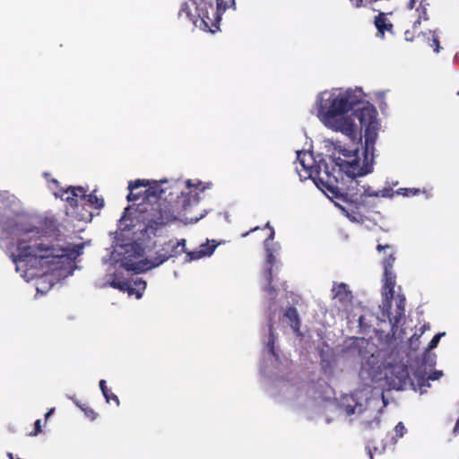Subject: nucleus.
<instances>
[{
  "label": "nucleus",
  "mask_w": 459,
  "mask_h": 459,
  "mask_svg": "<svg viewBox=\"0 0 459 459\" xmlns=\"http://www.w3.org/2000/svg\"><path fill=\"white\" fill-rule=\"evenodd\" d=\"M366 97L360 87H333L318 92L312 106L319 122L333 132L354 141L360 140L364 131L362 152L333 144L332 160L352 178L372 171L374 143L380 128L377 111Z\"/></svg>",
  "instance_id": "f257e3e1"
},
{
  "label": "nucleus",
  "mask_w": 459,
  "mask_h": 459,
  "mask_svg": "<svg viewBox=\"0 0 459 459\" xmlns=\"http://www.w3.org/2000/svg\"><path fill=\"white\" fill-rule=\"evenodd\" d=\"M13 242L8 252L16 265V271L25 281L39 278L37 291L45 293L51 289L55 278L50 272L61 270L80 255L79 250L57 247L39 242L35 238L39 230L24 218H20L13 230ZM82 249V247H77Z\"/></svg>",
  "instance_id": "f03ea898"
},
{
  "label": "nucleus",
  "mask_w": 459,
  "mask_h": 459,
  "mask_svg": "<svg viewBox=\"0 0 459 459\" xmlns=\"http://www.w3.org/2000/svg\"><path fill=\"white\" fill-rule=\"evenodd\" d=\"M168 186L167 181H150L147 179H136L128 185L127 199L129 202L139 201L137 211L140 212H147L145 204L152 206L151 218L145 227V232L148 234L155 235L158 229L176 221L179 214L178 208H170L165 202H159L161 195L168 189Z\"/></svg>",
  "instance_id": "7ed1b4c3"
},
{
  "label": "nucleus",
  "mask_w": 459,
  "mask_h": 459,
  "mask_svg": "<svg viewBox=\"0 0 459 459\" xmlns=\"http://www.w3.org/2000/svg\"><path fill=\"white\" fill-rule=\"evenodd\" d=\"M186 240L169 241L153 259L143 258V248L136 243H126L116 245L110 254L109 261L116 268L117 265L123 267L128 272L142 273L152 268L158 267L169 257L185 252Z\"/></svg>",
  "instance_id": "20e7f679"
},
{
  "label": "nucleus",
  "mask_w": 459,
  "mask_h": 459,
  "mask_svg": "<svg viewBox=\"0 0 459 459\" xmlns=\"http://www.w3.org/2000/svg\"><path fill=\"white\" fill-rule=\"evenodd\" d=\"M370 375L373 381L381 383V387L390 389H402L409 379V372L405 365L397 363L395 365L372 366Z\"/></svg>",
  "instance_id": "39448f33"
},
{
  "label": "nucleus",
  "mask_w": 459,
  "mask_h": 459,
  "mask_svg": "<svg viewBox=\"0 0 459 459\" xmlns=\"http://www.w3.org/2000/svg\"><path fill=\"white\" fill-rule=\"evenodd\" d=\"M208 7L212 9L204 0H184L179 15L185 14L186 18L193 22L196 28L214 33L215 30L209 26L211 19L208 16Z\"/></svg>",
  "instance_id": "423d86ee"
},
{
  "label": "nucleus",
  "mask_w": 459,
  "mask_h": 459,
  "mask_svg": "<svg viewBox=\"0 0 459 459\" xmlns=\"http://www.w3.org/2000/svg\"><path fill=\"white\" fill-rule=\"evenodd\" d=\"M297 162L296 171L300 179L312 178L315 175L323 180L324 175H328L327 165L321 162L316 163L309 152L297 151Z\"/></svg>",
  "instance_id": "0eeeda50"
},
{
  "label": "nucleus",
  "mask_w": 459,
  "mask_h": 459,
  "mask_svg": "<svg viewBox=\"0 0 459 459\" xmlns=\"http://www.w3.org/2000/svg\"><path fill=\"white\" fill-rule=\"evenodd\" d=\"M376 397L383 396V394L372 388L370 386H364L363 388L357 390L351 395H346L342 398L341 406L345 409L347 415L362 412V402L368 403Z\"/></svg>",
  "instance_id": "6e6552de"
},
{
  "label": "nucleus",
  "mask_w": 459,
  "mask_h": 459,
  "mask_svg": "<svg viewBox=\"0 0 459 459\" xmlns=\"http://www.w3.org/2000/svg\"><path fill=\"white\" fill-rule=\"evenodd\" d=\"M85 191L82 187H73L68 188L66 190H60L59 192L54 191V195L56 197H60L63 200L70 203L71 205H77L78 202H83V204H88L91 206L98 209L103 206V200L98 198L94 195H89L85 196Z\"/></svg>",
  "instance_id": "1a4fd4ad"
},
{
  "label": "nucleus",
  "mask_w": 459,
  "mask_h": 459,
  "mask_svg": "<svg viewBox=\"0 0 459 459\" xmlns=\"http://www.w3.org/2000/svg\"><path fill=\"white\" fill-rule=\"evenodd\" d=\"M101 286H111L122 291H126L129 296L135 295L136 299H140L146 289V282L141 279H137L132 284L128 281H121L116 273H112L108 276V280L101 283Z\"/></svg>",
  "instance_id": "9d476101"
},
{
  "label": "nucleus",
  "mask_w": 459,
  "mask_h": 459,
  "mask_svg": "<svg viewBox=\"0 0 459 459\" xmlns=\"http://www.w3.org/2000/svg\"><path fill=\"white\" fill-rule=\"evenodd\" d=\"M206 188L205 186L200 181L193 182L187 180L178 186V189L180 190L181 197L180 203L182 204V209L186 210L188 207L196 204L199 200V195Z\"/></svg>",
  "instance_id": "9b49d317"
},
{
  "label": "nucleus",
  "mask_w": 459,
  "mask_h": 459,
  "mask_svg": "<svg viewBox=\"0 0 459 459\" xmlns=\"http://www.w3.org/2000/svg\"><path fill=\"white\" fill-rule=\"evenodd\" d=\"M333 292L334 293V299L342 303L349 320H352L359 316L356 310L359 309L360 306L353 304L351 291L345 283L334 284Z\"/></svg>",
  "instance_id": "f8f14e48"
},
{
  "label": "nucleus",
  "mask_w": 459,
  "mask_h": 459,
  "mask_svg": "<svg viewBox=\"0 0 459 459\" xmlns=\"http://www.w3.org/2000/svg\"><path fill=\"white\" fill-rule=\"evenodd\" d=\"M264 248L266 252V271L263 274V288L268 291L269 295L273 294V288L270 287L273 281V266L277 264L274 254H278L281 249L279 243H268L264 241Z\"/></svg>",
  "instance_id": "ddd939ff"
},
{
  "label": "nucleus",
  "mask_w": 459,
  "mask_h": 459,
  "mask_svg": "<svg viewBox=\"0 0 459 459\" xmlns=\"http://www.w3.org/2000/svg\"><path fill=\"white\" fill-rule=\"evenodd\" d=\"M394 286H395V274L390 273H384V286H383V303H382V316L380 317L381 321H385L386 319H390V308H391V299H393L394 293Z\"/></svg>",
  "instance_id": "4468645a"
},
{
  "label": "nucleus",
  "mask_w": 459,
  "mask_h": 459,
  "mask_svg": "<svg viewBox=\"0 0 459 459\" xmlns=\"http://www.w3.org/2000/svg\"><path fill=\"white\" fill-rule=\"evenodd\" d=\"M212 246H209V242L207 244H203L199 247V249L196 251L187 252L186 257L187 261L197 260L202 257L210 256L215 250L217 244H214V240L212 241Z\"/></svg>",
  "instance_id": "2eb2a0df"
},
{
  "label": "nucleus",
  "mask_w": 459,
  "mask_h": 459,
  "mask_svg": "<svg viewBox=\"0 0 459 459\" xmlns=\"http://www.w3.org/2000/svg\"><path fill=\"white\" fill-rule=\"evenodd\" d=\"M429 4V3L428 0H410L408 7L410 9L415 8L418 12H420L419 13V18H423L424 20H426L427 6Z\"/></svg>",
  "instance_id": "dca6fc26"
},
{
  "label": "nucleus",
  "mask_w": 459,
  "mask_h": 459,
  "mask_svg": "<svg viewBox=\"0 0 459 459\" xmlns=\"http://www.w3.org/2000/svg\"><path fill=\"white\" fill-rule=\"evenodd\" d=\"M376 27L381 37H384L385 31H389L392 29V24L387 21L385 14L380 13L375 20Z\"/></svg>",
  "instance_id": "f3484780"
},
{
  "label": "nucleus",
  "mask_w": 459,
  "mask_h": 459,
  "mask_svg": "<svg viewBox=\"0 0 459 459\" xmlns=\"http://www.w3.org/2000/svg\"><path fill=\"white\" fill-rule=\"evenodd\" d=\"M423 36L427 39L428 44L434 48V51L436 53H438L440 50L439 46V36L437 30H429L428 32H425Z\"/></svg>",
  "instance_id": "a211bd4d"
},
{
  "label": "nucleus",
  "mask_w": 459,
  "mask_h": 459,
  "mask_svg": "<svg viewBox=\"0 0 459 459\" xmlns=\"http://www.w3.org/2000/svg\"><path fill=\"white\" fill-rule=\"evenodd\" d=\"M285 317L290 321V325L291 328L295 331H299V317H298V312L295 308H289L285 313Z\"/></svg>",
  "instance_id": "6ab92c4d"
},
{
  "label": "nucleus",
  "mask_w": 459,
  "mask_h": 459,
  "mask_svg": "<svg viewBox=\"0 0 459 459\" xmlns=\"http://www.w3.org/2000/svg\"><path fill=\"white\" fill-rule=\"evenodd\" d=\"M0 203L4 207H13L16 205L17 199L14 195L9 194L8 192L3 191L0 193Z\"/></svg>",
  "instance_id": "aec40b11"
},
{
  "label": "nucleus",
  "mask_w": 459,
  "mask_h": 459,
  "mask_svg": "<svg viewBox=\"0 0 459 459\" xmlns=\"http://www.w3.org/2000/svg\"><path fill=\"white\" fill-rule=\"evenodd\" d=\"M394 260H395V258L394 256V254H390L386 258L384 259L383 265H384L385 273H394L393 272V265H394Z\"/></svg>",
  "instance_id": "412c9836"
},
{
  "label": "nucleus",
  "mask_w": 459,
  "mask_h": 459,
  "mask_svg": "<svg viewBox=\"0 0 459 459\" xmlns=\"http://www.w3.org/2000/svg\"><path fill=\"white\" fill-rule=\"evenodd\" d=\"M394 431L395 433V438L394 437V439L396 442L398 438H401L405 435L407 429L403 422H399L394 427Z\"/></svg>",
  "instance_id": "4be33fe9"
},
{
  "label": "nucleus",
  "mask_w": 459,
  "mask_h": 459,
  "mask_svg": "<svg viewBox=\"0 0 459 459\" xmlns=\"http://www.w3.org/2000/svg\"><path fill=\"white\" fill-rule=\"evenodd\" d=\"M100 388L104 395V397L106 398V401L107 403H109V392L106 386V381L105 380H100Z\"/></svg>",
  "instance_id": "5701e85b"
},
{
  "label": "nucleus",
  "mask_w": 459,
  "mask_h": 459,
  "mask_svg": "<svg viewBox=\"0 0 459 459\" xmlns=\"http://www.w3.org/2000/svg\"><path fill=\"white\" fill-rule=\"evenodd\" d=\"M445 333H437L436 334L433 339L430 341L429 342V350H432L434 348H436L440 341V338L444 335Z\"/></svg>",
  "instance_id": "b1692460"
},
{
  "label": "nucleus",
  "mask_w": 459,
  "mask_h": 459,
  "mask_svg": "<svg viewBox=\"0 0 459 459\" xmlns=\"http://www.w3.org/2000/svg\"><path fill=\"white\" fill-rule=\"evenodd\" d=\"M443 376V373L442 371H434L433 373H431L429 377H428V380H437L439 379L441 377Z\"/></svg>",
  "instance_id": "393cba45"
},
{
  "label": "nucleus",
  "mask_w": 459,
  "mask_h": 459,
  "mask_svg": "<svg viewBox=\"0 0 459 459\" xmlns=\"http://www.w3.org/2000/svg\"><path fill=\"white\" fill-rule=\"evenodd\" d=\"M379 193V196L382 197H391L393 195L392 189L385 188L381 191H377Z\"/></svg>",
  "instance_id": "a878e982"
},
{
  "label": "nucleus",
  "mask_w": 459,
  "mask_h": 459,
  "mask_svg": "<svg viewBox=\"0 0 459 459\" xmlns=\"http://www.w3.org/2000/svg\"><path fill=\"white\" fill-rule=\"evenodd\" d=\"M41 431V420H37L35 422V429L34 432L30 433V436H36Z\"/></svg>",
  "instance_id": "bb28decb"
},
{
  "label": "nucleus",
  "mask_w": 459,
  "mask_h": 459,
  "mask_svg": "<svg viewBox=\"0 0 459 459\" xmlns=\"http://www.w3.org/2000/svg\"><path fill=\"white\" fill-rule=\"evenodd\" d=\"M217 8L219 12H225L227 9V4L223 0H217Z\"/></svg>",
  "instance_id": "cd10ccee"
},
{
  "label": "nucleus",
  "mask_w": 459,
  "mask_h": 459,
  "mask_svg": "<svg viewBox=\"0 0 459 459\" xmlns=\"http://www.w3.org/2000/svg\"><path fill=\"white\" fill-rule=\"evenodd\" d=\"M204 216V213H201V214H200V216H198V217H195V218H193V217H191V218H187V217H186V218L185 219V221H186V223H187V222H197V221H198L201 218H203Z\"/></svg>",
  "instance_id": "c85d7f7f"
},
{
  "label": "nucleus",
  "mask_w": 459,
  "mask_h": 459,
  "mask_svg": "<svg viewBox=\"0 0 459 459\" xmlns=\"http://www.w3.org/2000/svg\"><path fill=\"white\" fill-rule=\"evenodd\" d=\"M363 193L368 196H379V193L377 191H369L368 189H364Z\"/></svg>",
  "instance_id": "c756f323"
},
{
  "label": "nucleus",
  "mask_w": 459,
  "mask_h": 459,
  "mask_svg": "<svg viewBox=\"0 0 459 459\" xmlns=\"http://www.w3.org/2000/svg\"><path fill=\"white\" fill-rule=\"evenodd\" d=\"M274 238V230L273 229H271V232H270V235L269 237L264 240V241H268V243H271V241Z\"/></svg>",
  "instance_id": "7c9ffc66"
},
{
  "label": "nucleus",
  "mask_w": 459,
  "mask_h": 459,
  "mask_svg": "<svg viewBox=\"0 0 459 459\" xmlns=\"http://www.w3.org/2000/svg\"><path fill=\"white\" fill-rule=\"evenodd\" d=\"M346 215L351 221H359L358 216L356 214H350L347 212Z\"/></svg>",
  "instance_id": "2f4dec72"
},
{
  "label": "nucleus",
  "mask_w": 459,
  "mask_h": 459,
  "mask_svg": "<svg viewBox=\"0 0 459 459\" xmlns=\"http://www.w3.org/2000/svg\"><path fill=\"white\" fill-rule=\"evenodd\" d=\"M113 400L116 402L117 405H119V399L116 394H109V401Z\"/></svg>",
  "instance_id": "473e14b6"
},
{
  "label": "nucleus",
  "mask_w": 459,
  "mask_h": 459,
  "mask_svg": "<svg viewBox=\"0 0 459 459\" xmlns=\"http://www.w3.org/2000/svg\"><path fill=\"white\" fill-rule=\"evenodd\" d=\"M400 191H405V192H410L411 193L412 195H416L419 190L418 189H414V188H410V189H400Z\"/></svg>",
  "instance_id": "72a5a7b5"
},
{
  "label": "nucleus",
  "mask_w": 459,
  "mask_h": 459,
  "mask_svg": "<svg viewBox=\"0 0 459 459\" xmlns=\"http://www.w3.org/2000/svg\"><path fill=\"white\" fill-rule=\"evenodd\" d=\"M453 432H454L455 435H456L459 432V419L456 421V424H455V428L453 429Z\"/></svg>",
  "instance_id": "f704fd0d"
},
{
  "label": "nucleus",
  "mask_w": 459,
  "mask_h": 459,
  "mask_svg": "<svg viewBox=\"0 0 459 459\" xmlns=\"http://www.w3.org/2000/svg\"><path fill=\"white\" fill-rule=\"evenodd\" d=\"M86 414L89 417H91V419H95L96 418V413L92 410H90V411H86Z\"/></svg>",
  "instance_id": "c9c22d12"
},
{
  "label": "nucleus",
  "mask_w": 459,
  "mask_h": 459,
  "mask_svg": "<svg viewBox=\"0 0 459 459\" xmlns=\"http://www.w3.org/2000/svg\"><path fill=\"white\" fill-rule=\"evenodd\" d=\"M377 361V358L375 357L374 355L371 356V358L369 359V361L368 363L371 364V365H375V363Z\"/></svg>",
  "instance_id": "e433bc0d"
},
{
  "label": "nucleus",
  "mask_w": 459,
  "mask_h": 459,
  "mask_svg": "<svg viewBox=\"0 0 459 459\" xmlns=\"http://www.w3.org/2000/svg\"><path fill=\"white\" fill-rule=\"evenodd\" d=\"M390 247L388 245L386 246H383V245H378L377 246V250L381 251V250H384V249H389Z\"/></svg>",
  "instance_id": "4c0bfd02"
},
{
  "label": "nucleus",
  "mask_w": 459,
  "mask_h": 459,
  "mask_svg": "<svg viewBox=\"0 0 459 459\" xmlns=\"http://www.w3.org/2000/svg\"><path fill=\"white\" fill-rule=\"evenodd\" d=\"M55 409L54 408H51L45 415V418L46 419H48L54 412Z\"/></svg>",
  "instance_id": "58836bf2"
},
{
  "label": "nucleus",
  "mask_w": 459,
  "mask_h": 459,
  "mask_svg": "<svg viewBox=\"0 0 459 459\" xmlns=\"http://www.w3.org/2000/svg\"><path fill=\"white\" fill-rule=\"evenodd\" d=\"M351 197L353 198V199H352V202H355V203H358V202H359V199H358V197H357V196H353V195H352V194H351Z\"/></svg>",
  "instance_id": "ea45409f"
},
{
  "label": "nucleus",
  "mask_w": 459,
  "mask_h": 459,
  "mask_svg": "<svg viewBox=\"0 0 459 459\" xmlns=\"http://www.w3.org/2000/svg\"><path fill=\"white\" fill-rule=\"evenodd\" d=\"M230 4H232L233 8H236V3L235 0H231Z\"/></svg>",
  "instance_id": "a19ab883"
},
{
  "label": "nucleus",
  "mask_w": 459,
  "mask_h": 459,
  "mask_svg": "<svg viewBox=\"0 0 459 459\" xmlns=\"http://www.w3.org/2000/svg\"><path fill=\"white\" fill-rule=\"evenodd\" d=\"M230 4H232L233 8H236V3L235 0H231Z\"/></svg>",
  "instance_id": "79ce46f5"
},
{
  "label": "nucleus",
  "mask_w": 459,
  "mask_h": 459,
  "mask_svg": "<svg viewBox=\"0 0 459 459\" xmlns=\"http://www.w3.org/2000/svg\"><path fill=\"white\" fill-rule=\"evenodd\" d=\"M362 319H363L362 316H359V322L360 324H361V322H362Z\"/></svg>",
  "instance_id": "37998d69"
},
{
  "label": "nucleus",
  "mask_w": 459,
  "mask_h": 459,
  "mask_svg": "<svg viewBox=\"0 0 459 459\" xmlns=\"http://www.w3.org/2000/svg\"><path fill=\"white\" fill-rule=\"evenodd\" d=\"M265 227H266V228H268V229H270V230H271V229H273V228L271 227V225H270V223H269V222L266 224V226H265Z\"/></svg>",
  "instance_id": "c03bdc74"
},
{
  "label": "nucleus",
  "mask_w": 459,
  "mask_h": 459,
  "mask_svg": "<svg viewBox=\"0 0 459 459\" xmlns=\"http://www.w3.org/2000/svg\"><path fill=\"white\" fill-rule=\"evenodd\" d=\"M248 234H249V232H246V233L242 234V237H243V238H245V237H247Z\"/></svg>",
  "instance_id": "a18cd8bd"
},
{
  "label": "nucleus",
  "mask_w": 459,
  "mask_h": 459,
  "mask_svg": "<svg viewBox=\"0 0 459 459\" xmlns=\"http://www.w3.org/2000/svg\"><path fill=\"white\" fill-rule=\"evenodd\" d=\"M271 342H273V340H269V342L267 343V346H270Z\"/></svg>",
  "instance_id": "49530a36"
},
{
  "label": "nucleus",
  "mask_w": 459,
  "mask_h": 459,
  "mask_svg": "<svg viewBox=\"0 0 459 459\" xmlns=\"http://www.w3.org/2000/svg\"><path fill=\"white\" fill-rule=\"evenodd\" d=\"M271 342H273V340H269V342L267 343V346H270Z\"/></svg>",
  "instance_id": "de8ad7c7"
},
{
  "label": "nucleus",
  "mask_w": 459,
  "mask_h": 459,
  "mask_svg": "<svg viewBox=\"0 0 459 459\" xmlns=\"http://www.w3.org/2000/svg\"><path fill=\"white\" fill-rule=\"evenodd\" d=\"M271 342H273V340H269V342L267 343V346H270Z\"/></svg>",
  "instance_id": "09e8293b"
},
{
  "label": "nucleus",
  "mask_w": 459,
  "mask_h": 459,
  "mask_svg": "<svg viewBox=\"0 0 459 459\" xmlns=\"http://www.w3.org/2000/svg\"><path fill=\"white\" fill-rule=\"evenodd\" d=\"M271 342H273V340H269V342L267 343V346H270Z\"/></svg>",
  "instance_id": "8fccbe9b"
},
{
  "label": "nucleus",
  "mask_w": 459,
  "mask_h": 459,
  "mask_svg": "<svg viewBox=\"0 0 459 459\" xmlns=\"http://www.w3.org/2000/svg\"><path fill=\"white\" fill-rule=\"evenodd\" d=\"M219 20H220V17H219V15H217V16H216V22H219Z\"/></svg>",
  "instance_id": "3c124183"
},
{
  "label": "nucleus",
  "mask_w": 459,
  "mask_h": 459,
  "mask_svg": "<svg viewBox=\"0 0 459 459\" xmlns=\"http://www.w3.org/2000/svg\"><path fill=\"white\" fill-rule=\"evenodd\" d=\"M325 176H326L327 178H330V175H329V174H328V175H325ZM328 184H331V181H330V180L328 181Z\"/></svg>",
  "instance_id": "603ef678"
},
{
  "label": "nucleus",
  "mask_w": 459,
  "mask_h": 459,
  "mask_svg": "<svg viewBox=\"0 0 459 459\" xmlns=\"http://www.w3.org/2000/svg\"><path fill=\"white\" fill-rule=\"evenodd\" d=\"M257 229H258L257 227H256V228H254V229H253V230H251L249 232H251V231H255V230H256Z\"/></svg>",
  "instance_id": "864d4df0"
},
{
  "label": "nucleus",
  "mask_w": 459,
  "mask_h": 459,
  "mask_svg": "<svg viewBox=\"0 0 459 459\" xmlns=\"http://www.w3.org/2000/svg\"><path fill=\"white\" fill-rule=\"evenodd\" d=\"M341 209L342 210V212H346V210H345V208H343V207H341Z\"/></svg>",
  "instance_id": "5fc2aeb1"
},
{
  "label": "nucleus",
  "mask_w": 459,
  "mask_h": 459,
  "mask_svg": "<svg viewBox=\"0 0 459 459\" xmlns=\"http://www.w3.org/2000/svg\"><path fill=\"white\" fill-rule=\"evenodd\" d=\"M457 94L459 95V91H458V93H457Z\"/></svg>",
  "instance_id": "6e6d98bb"
}]
</instances>
